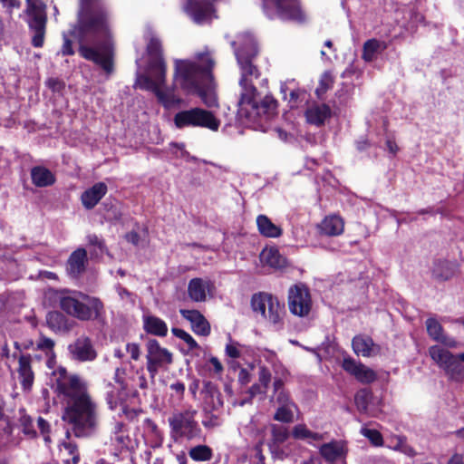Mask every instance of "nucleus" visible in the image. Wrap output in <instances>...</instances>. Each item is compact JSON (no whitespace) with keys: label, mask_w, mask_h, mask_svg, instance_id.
<instances>
[{"label":"nucleus","mask_w":464,"mask_h":464,"mask_svg":"<svg viewBox=\"0 0 464 464\" xmlns=\"http://www.w3.org/2000/svg\"><path fill=\"white\" fill-rule=\"evenodd\" d=\"M210 82H208L206 85H201L199 92H195L194 93L198 95L204 104L209 108L218 105L216 94L211 90H209Z\"/></svg>","instance_id":"ea45409f"},{"label":"nucleus","mask_w":464,"mask_h":464,"mask_svg":"<svg viewBox=\"0 0 464 464\" xmlns=\"http://www.w3.org/2000/svg\"><path fill=\"white\" fill-rule=\"evenodd\" d=\"M173 121L178 129L200 127L217 131L220 125L219 120L211 111L201 108L180 111L175 114Z\"/></svg>","instance_id":"1a4fd4ad"},{"label":"nucleus","mask_w":464,"mask_h":464,"mask_svg":"<svg viewBox=\"0 0 464 464\" xmlns=\"http://www.w3.org/2000/svg\"><path fill=\"white\" fill-rule=\"evenodd\" d=\"M60 307L68 315L81 321L94 320L103 313L102 302L80 291H71L60 297Z\"/></svg>","instance_id":"423d86ee"},{"label":"nucleus","mask_w":464,"mask_h":464,"mask_svg":"<svg viewBox=\"0 0 464 464\" xmlns=\"http://www.w3.org/2000/svg\"><path fill=\"white\" fill-rule=\"evenodd\" d=\"M179 313L191 324L192 330L196 334L208 336L210 334L208 322L198 311L181 309Z\"/></svg>","instance_id":"412c9836"},{"label":"nucleus","mask_w":464,"mask_h":464,"mask_svg":"<svg viewBox=\"0 0 464 464\" xmlns=\"http://www.w3.org/2000/svg\"><path fill=\"white\" fill-rule=\"evenodd\" d=\"M170 389L176 392L177 393L183 394L185 391V385L180 382H177L170 385Z\"/></svg>","instance_id":"0e129e2a"},{"label":"nucleus","mask_w":464,"mask_h":464,"mask_svg":"<svg viewBox=\"0 0 464 464\" xmlns=\"http://www.w3.org/2000/svg\"><path fill=\"white\" fill-rule=\"evenodd\" d=\"M171 332L176 337L183 340L187 343L188 350L192 351L194 349L199 348V346H198V343L195 341V339L186 331H184L180 328L174 327L171 329Z\"/></svg>","instance_id":"37998d69"},{"label":"nucleus","mask_w":464,"mask_h":464,"mask_svg":"<svg viewBox=\"0 0 464 464\" xmlns=\"http://www.w3.org/2000/svg\"><path fill=\"white\" fill-rule=\"evenodd\" d=\"M447 464H464L463 457L459 454H454L448 461Z\"/></svg>","instance_id":"774afa93"},{"label":"nucleus","mask_w":464,"mask_h":464,"mask_svg":"<svg viewBox=\"0 0 464 464\" xmlns=\"http://www.w3.org/2000/svg\"><path fill=\"white\" fill-rule=\"evenodd\" d=\"M143 328L148 334L160 337L166 336L168 334L167 324L154 315L143 316Z\"/></svg>","instance_id":"c756f323"},{"label":"nucleus","mask_w":464,"mask_h":464,"mask_svg":"<svg viewBox=\"0 0 464 464\" xmlns=\"http://www.w3.org/2000/svg\"><path fill=\"white\" fill-rule=\"evenodd\" d=\"M202 392L204 396V403L208 410L217 411L223 405L221 393L216 384L211 382H204Z\"/></svg>","instance_id":"a878e982"},{"label":"nucleus","mask_w":464,"mask_h":464,"mask_svg":"<svg viewBox=\"0 0 464 464\" xmlns=\"http://www.w3.org/2000/svg\"><path fill=\"white\" fill-rule=\"evenodd\" d=\"M270 401L276 407L280 405L295 403L286 391H280V392L275 393Z\"/></svg>","instance_id":"49530a36"},{"label":"nucleus","mask_w":464,"mask_h":464,"mask_svg":"<svg viewBox=\"0 0 464 464\" xmlns=\"http://www.w3.org/2000/svg\"><path fill=\"white\" fill-rule=\"evenodd\" d=\"M61 52L63 55H72L74 53L72 42L65 34H63V44Z\"/></svg>","instance_id":"864d4df0"},{"label":"nucleus","mask_w":464,"mask_h":464,"mask_svg":"<svg viewBox=\"0 0 464 464\" xmlns=\"http://www.w3.org/2000/svg\"><path fill=\"white\" fill-rule=\"evenodd\" d=\"M109 11L103 0H80L77 23L70 34L79 42V53L100 65L108 74L113 71L109 42Z\"/></svg>","instance_id":"f257e3e1"},{"label":"nucleus","mask_w":464,"mask_h":464,"mask_svg":"<svg viewBox=\"0 0 464 464\" xmlns=\"http://www.w3.org/2000/svg\"><path fill=\"white\" fill-rule=\"evenodd\" d=\"M443 371L451 381L461 382L464 379V366L462 362L459 359V355H457Z\"/></svg>","instance_id":"e433bc0d"},{"label":"nucleus","mask_w":464,"mask_h":464,"mask_svg":"<svg viewBox=\"0 0 464 464\" xmlns=\"http://www.w3.org/2000/svg\"><path fill=\"white\" fill-rule=\"evenodd\" d=\"M258 380H259L260 384L263 387H265V389H267V387L270 383V381H271V372L266 367H265V366L259 367Z\"/></svg>","instance_id":"3c124183"},{"label":"nucleus","mask_w":464,"mask_h":464,"mask_svg":"<svg viewBox=\"0 0 464 464\" xmlns=\"http://www.w3.org/2000/svg\"><path fill=\"white\" fill-rule=\"evenodd\" d=\"M232 46L241 72L239 85L242 92L237 115L246 123L262 125L276 115L277 102L270 95L262 98L256 91L259 71L252 63L257 54L256 40L252 34H243L232 42Z\"/></svg>","instance_id":"f03ea898"},{"label":"nucleus","mask_w":464,"mask_h":464,"mask_svg":"<svg viewBox=\"0 0 464 464\" xmlns=\"http://www.w3.org/2000/svg\"><path fill=\"white\" fill-rule=\"evenodd\" d=\"M214 60L207 52L198 53L194 59H175L173 85L186 94L199 92L201 85L212 81Z\"/></svg>","instance_id":"39448f33"},{"label":"nucleus","mask_w":464,"mask_h":464,"mask_svg":"<svg viewBox=\"0 0 464 464\" xmlns=\"http://www.w3.org/2000/svg\"><path fill=\"white\" fill-rule=\"evenodd\" d=\"M169 150L177 158L184 159L186 160H188L189 155L185 150L183 144L171 143L169 146Z\"/></svg>","instance_id":"8fccbe9b"},{"label":"nucleus","mask_w":464,"mask_h":464,"mask_svg":"<svg viewBox=\"0 0 464 464\" xmlns=\"http://www.w3.org/2000/svg\"><path fill=\"white\" fill-rule=\"evenodd\" d=\"M108 187L104 182H97L87 188L81 195V201L84 208L92 209L106 195Z\"/></svg>","instance_id":"aec40b11"},{"label":"nucleus","mask_w":464,"mask_h":464,"mask_svg":"<svg viewBox=\"0 0 464 464\" xmlns=\"http://www.w3.org/2000/svg\"><path fill=\"white\" fill-rule=\"evenodd\" d=\"M196 414L197 411L193 409L173 412L168 419L171 430L177 435H195L198 430Z\"/></svg>","instance_id":"2eb2a0df"},{"label":"nucleus","mask_w":464,"mask_h":464,"mask_svg":"<svg viewBox=\"0 0 464 464\" xmlns=\"http://www.w3.org/2000/svg\"><path fill=\"white\" fill-rule=\"evenodd\" d=\"M149 63L146 73L139 74L136 86L151 91L158 102L166 109L179 106L183 100L176 93V88H163L166 79V63L161 55L160 41L154 35L150 36L147 44Z\"/></svg>","instance_id":"20e7f679"},{"label":"nucleus","mask_w":464,"mask_h":464,"mask_svg":"<svg viewBox=\"0 0 464 464\" xmlns=\"http://www.w3.org/2000/svg\"><path fill=\"white\" fill-rule=\"evenodd\" d=\"M297 411L295 403L276 406L274 419L280 422L289 423L294 420L295 413Z\"/></svg>","instance_id":"4c0bfd02"},{"label":"nucleus","mask_w":464,"mask_h":464,"mask_svg":"<svg viewBox=\"0 0 464 464\" xmlns=\"http://www.w3.org/2000/svg\"><path fill=\"white\" fill-rule=\"evenodd\" d=\"M26 22L33 34L32 44L34 47L44 44L46 25V2L47 0H25Z\"/></svg>","instance_id":"9b49d317"},{"label":"nucleus","mask_w":464,"mask_h":464,"mask_svg":"<svg viewBox=\"0 0 464 464\" xmlns=\"http://www.w3.org/2000/svg\"><path fill=\"white\" fill-rule=\"evenodd\" d=\"M126 353L130 354L131 360L138 361L140 357V345L135 343H129L125 346Z\"/></svg>","instance_id":"603ef678"},{"label":"nucleus","mask_w":464,"mask_h":464,"mask_svg":"<svg viewBox=\"0 0 464 464\" xmlns=\"http://www.w3.org/2000/svg\"><path fill=\"white\" fill-rule=\"evenodd\" d=\"M18 373L23 388L29 390L34 382V372L32 371L31 358L29 355L20 356Z\"/></svg>","instance_id":"7c9ffc66"},{"label":"nucleus","mask_w":464,"mask_h":464,"mask_svg":"<svg viewBox=\"0 0 464 464\" xmlns=\"http://www.w3.org/2000/svg\"><path fill=\"white\" fill-rule=\"evenodd\" d=\"M289 437H272L271 442L267 445L273 457L283 459L289 454L290 450L286 448V440Z\"/></svg>","instance_id":"c9c22d12"},{"label":"nucleus","mask_w":464,"mask_h":464,"mask_svg":"<svg viewBox=\"0 0 464 464\" xmlns=\"http://www.w3.org/2000/svg\"><path fill=\"white\" fill-rule=\"evenodd\" d=\"M426 328L428 334L430 338L438 343H441L442 344L455 348L458 345V343L455 339L449 337L444 334L443 328L441 324L435 318H428L426 321Z\"/></svg>","instance_id":"b1692460"},{"label":"nucleus","mask_w":464,"mask_h":464,"mask_svg":"<svg viewBox=\"0 0 464 464\" xmlns=\"http://www.w3.org/2000/svg\"><path fill=\"white\" fill-rule=\"evenodd\" d=\"M347 451L346 441L344 440H332L322 445L320 448V453L323 458L331 462L345 457Z\"/></svg>","instance_id":"393cba45"},{"label":"nucleus","mask_w":464,"mask_h":464,"mask_svg":"<svg viewBox=\"0 0 464 464\" xmlns=\"http://www.w3.org/2000/svg\"><path fill=\"white\" fill-rule=\"evenodd\" d=\"M46 84L53 91H59L62 86L61 82L56 79H53V78L48 79V81L46 82Z\"/></svg>","instance_id":"680f3d73"},{"label":"nucleus","mask_w":464,"mask_h":464,"mask_svg":"<svg viewBox=\"0 0 464 464\" xmlns=\"http://www.w3.org/2000/svg\"><path fill=\"white\" fill-rule=\"evenodd\" d=\"M432 275L439 280H449L454 275V265L449 261L439 260L434 264Z\"/></svg>","instance_id":"f704fd0d"},{"label":"nucleus","mask_w":464,"mask_h":464,"mask_svg":"<svg viewBox=\"0 0 464 464\" xmlns=\"http://www.w3.org/2000/svg\"><path fill=\"white\" fill-rule=\"evenodd\" d=\"M55 391L64 404L63 420L72 426L75 435L92 432L99 425L98 405L88 392L87 383L60 367L54 372Z\"/></svg>","instance_id":"7ed1b4c3"},{"label":"nucleus","mask_w":464,"mask_h":464,"mask_svg":"<svg viewBox=\"0 0 464 464\" xmlns=\"http://www.w3.org/2000/svg\"><path fill=\"white\" fill-rule=\"evenodd\" d=\"M352 346L354 353L362 357H372L380 353L381 348L373 340L364 334L353 337Z\"/></svg>","instance_id":"6ab92c4d"},{"label":"nucleus","mask_w":464,"mask_h":464,"mask_svg":"<svg viewBox=\"0 0 464 464\" xmlns=\"http://www.w3.org/2000/svg\"><path fill=\"white\" fill-rule=\"evenodd\" d=\"M37 426L41 431L42 434L49 433L50 432V425L49 423L43 419L42 417H39L37 419Z\"/></svg>","instance_id":"13d9d810"},{"label":"nucleus","mask_w":464,"mask_h":464,"mask_svg":"<svg viewBox=\"0 0 464 464\" xmlns=\"http://www.w3.org/2000/svg\"><path fill=\"white\" fill-rule=\"evenodd\" d=\"M386 147H387V150H389V152L393 155L396 154V152L398 151L397 144L391 139H388L386 140Z\"/></svg>","instance_id":"69168bd1"},{"label":"nucleus","mask_w":464,"mask_h":464,"mask_svg":"<svg viewBox=\"0 0 464 464\" xmlns=\"http://www.w3.org/2000/svg\"><path fill=\"white\" fill-rule=\"evenodd\" d=\"M304 115L309 124L321 127L331 117L332 111L327 104L313 102L307 106Z\"/></svg>","instance_id":"a211bd4d"},{"label":"nucleus","mask_w":464,"mask_h":464,"mask_svg":"<svg viewBox=\"0 0 464 464\" xmlns=\"http://www.w3.org/2000/svg\"><path fill=\"white\" fill-rule=\"evenodd\" d=\"M215 0H182V9L197 24H203L216 17Z\"/></svg>","instance_id":"f8f14e48"},{"label":"nucleus","mask_w":464,"mask_h":464,"mask_svg":"<svg viewBox=\"0 0 464 464\" xmlns=\"http://www.w3.org/2000/svg\"><path fill=\"white\" fill-rule=\"evenodd\" d=\"M274 394L280 392V391H285L284 389V382L281 379H276L274 381Z\"/></svg>","instance_id":"338daca9"},{"label":"nucleus","mask_w":464,"mask_h":464,"mask_svg":"<svg viewBox=\"0 0 464 464\" xmlns=\"http://www.w3.org/2000/svg\"><path fill=\"white\" fill-rule=\"evenodd\" d=\"M292 435H317L316 433L310 432L304 425H296L293 430Z\"/></svg>","instance_id":"4d7b16f0"},{"label":"nucleus","mask_w":464,"mask_h":464,"mask_svg":"<svg viewBox=\"0 0 464 464\" xmlns=\"http://www.w3.org/2000/svg\"><path fill=\"white\" fill-rule=\"evenodd\" d=\"M321 233L327 236H339L343 232L344 223L341 217L331 215L325 217L319 226Z\"/></svg>","instance_id":"c85d7f7f"},{"label":"nucleus","mask_w":464,"mask_h":464,"mask_svg":"<svg viewBox=\"0 0 464 464\" xmlns=\"http://www.w3.org/2000/svg\"><path fill=\"white\" fill-rule=\"evenodd\" d=\"M136 374V379L126 378L123 369H116L114 380L117 387L111 388V390L107 392L106 397L107 403L111 410L115 409L118 404H121L127 399L131 389L137 386L141 389L147 387V380L144 374L139 372H137Z\"/></svg>","instance_id":"6e6552de"},{"label":"nucleus","mask_w":464,"mask_h":464,"mask_svg":"<svg viewBox=\"0 0 464 464\" xmlns=\"http://www.w3.org/2000/svg\"><path fill=\"white\" fill-rule=\"evenodd\" d=\"M189 457L198 462L208 461L213 458V450L207 445H197L188 450Z\"/></svg>","instance_id":"58836bf2"},{"label":"nucleus","mask_w":464,"mask_h":464,"mask_svg":"<svg viewBox=\"0 0 464 464\" xmlns=\"http://www.w3.org/2000/svg\"><path fill=\"white\" fill-rule=\"evenodd\" d=\"M262 9L269 19L303 22L305 14L299 0H262Z\"/></svg>","instance_id":"9d476101"},{"label":"nucleus","mask_w":464,"mask_h":464,"mask_svg":"<svg viewBox=\"0 0 464 464\" xmlns=\"http://www.w3.org/2000/svg\"><path fill=\"white\" fill-rule=\"evenodd\" d=\"M54 342L48 337L41 336L36 343L38 350L44 352L46 354L53 352Z\"/></svg>","instance_id":"09e8293b"},{"label":"nucleus","mask_w":464,"mask_h":464,"mask_svg":"<svg viewBox=\"0 0 464 464\" xmlns=\"http://www.w3.org/2000/svg\"><path fill=\"white\" fill-rule=\"evenodd\" d=\"M372 398V393L366 389L360 390L355 394V404L360 411H367L369 407V401Z\"/></svg>","instance_id":"79ce46f5"},{"label":"nucleus","mask_w":464,"mask_h":464,"mask_svg":"<svg viewBox=\"0 0 464 464\" xmlns=\"http://www.w3.org/2000/svg\"><path fill=\"white\" fill-rule=\"evenodd\" d=\"M267 389H265L261 384H253L247 391L248 397L243 399L238 403L239 406H244L246 403L251 402L253 397L260 393H266Z\"/></svg>","instance_id":"de8ad7c7"},{"label":"nucleus","mask_w":464,"mask_h":464,"mask_svg":"<svg viewBox=\"0 0 464 464\" xmlns=\"http://www.w3.org/2000/svg\"><path fill=\"white\" fill-rule=\"evenodd\" d=\"M147 370L153 378L160 368L172 362V353L160 346L157 340H149L147 343Z\"/></svg>","instance_id":"ddd939ff"},{"label":"nucleus","mask_w":464,"mask_h":464,"mask_svg":"<svg viewBox=\"0 0 464 464\" xmlns=\"http://www.w3.org/2000/svg\"><path fill=\"white\" fill-rule=\"evenodd\" d=\"M388 44L385 41L375 38L369 39L363 44L362 58L367 63L372 62L379 54L386 50Z\"/></svg>","instance_id":"bb28decb"},{"label":"nucleus","mask_w":464,"mask_h":464,"mask_svg":"<svg viewBox=\"0 0 464 464\" xmlns=\"http://www.w3.org/2000/svg\"><path fill=\"white\" fill-rule=\"evenodd\" d=\"M49 327L53 331H59L62 329L65 318L64 316L57 312L49 313L46 317Z\"/></svg>","instance_id":"c03bdc74"},{"label":"nucleus","mask_w":464,"mask_h":464,"mask_svg":"<svg viewBox=\"0 0 464 464\" xmlns=\"http://www.w3.org/2000/svg\"><path fill=\"white\" fill-rule=\"evenodd\" d=\"M429 354L442 370L456 357V355L451 353L450 351L439 345L430 346L429 349Z\"/></svg>","instance_id":"72a5a7b5"},{"label":"nucleus","mask_w":464,"mask_h":464,"mask_svg":"<svg viewBox=\"0 0 464 464\" xmlns=\"http://www.w3.org/2000/svg\"><path fill=\"white\" fill-rule=\"evenodd\" d=\"M5 7L12 10L13 8H18L20 6L19 0H0Z\"/></svg>","instance_id":"052dcab7"},{"label":"nucleus","mask_w":464,"mask_h":464,"mask_svg":"<svg viewBox=\"0 0 464 464\" xmlns=\"http://www.w3.org/2000/svg\"><path fill=\"white\" fill-rule=\"evenodd\" d=\"M250 381H251L250 372L245 368L240 369V371L238 372V382L242 385H246L250 382Z\"/></svg>","instance_id":"6e6d98bb"},{"label":"nucleus","mask_w":464,"mask_h":464,"mask_svg":"<svg viewBox=\"0 0 464 464\" xmlns=\"http://www.w3.org/2000/svg\"><path fill=\"white\" fill-rule=\"evenodd\" d=\"M288 307L290 312L299 317L306 316L312 307V300L308 288L298 284L291 286L288 291Z\"/></svg>","instance_id":"4468645a"},{"label":"nucleus","mask_w":464,"mask_h":464,"mask_svg":"<svg viewBox=\"0 0 464 464\" xmlns=\"http://www.w3.org/2000/svg\"><path fill=\"white\" fill-rule=\"evenodd\" d=\"M125 238L128 242L135 245V246H138L139 245V242H140V236L137 232L135 231H130L129 233L126 234L125 236Z\"/></svg>","instance_id":"bf43d9fd"},{"label":"nucleus","mask_w":464,"mask_h":464,"mask_svg":"<svg viewBox=\"0 0 464 464\" xmlns=\"http://www.w3.org/2000/svg\"><path fill=\"white\" fill-rule=\"evenodd\" d=\"M342 367L362 383L369 384L377 379V373L372 369L351 357L343 359Z\"/></svg>","instance_id":"f3484780"},{"label":"nucleus","mask_w":464,"mask_h":464,"mask_svg":"<svg viewBox=\"0 0 464 464\" xmlns=\"http://www.w3.org/2000/svg\"><path fill=\"white\" fill-rule=\"evenodd\" d=\"M212 288L213 285L210 280L196 277L188 282V295L194 302H204Z\"/></svg>","instance_id":"4be33fe9"},{"label":"nucleus","mask_w":464,"mask_h":464,"mask_svg":"<svg viewBox=\"0 0 464 464\" xmlns=\"http://www.w3.org/2000/svg\"><path fill=\"white\" fill-rule=\"evenodd\" d=\"M67 452L68 455L72 456L71 459H65L64 464H78L80 461V454L78 451L77 445L70 440H63L60 444Z\"/></svg>","instance_id":"a19ab883"},{"label":"nucleus","mask_w":464,"mask_h":464,"mask_svg":"<svg viewBox=\"0 0 464 464\" xmlns=\"http://www.w3.org/2000/svg\"><path fill=\"white\" fill-rule=\"evenodd\" d=\"M256 226L259 233L266 237L276 238L282 235L281 227L274 224L266 215L257 216Z\"/></svg>","instance_id":"473e14b6"},{"label":"nucleus","mask_w":464,"mask_h":464,"mask_svg":"<svg viewBox=\"0 0 464 464\" xmlns=\"http://www.w3.org/2000/svg\"><path fill=\"white\" fill-rule=\"evenodd\" d=\"M87 263V252L83 248L73 251L66 264L67 274L72 278H77L85 270Z\"/></svg>","instance_id":"5701e85b"},{"label":"nucleus","mask_w":464,"mask_h":464,"mask_svg":"<svg viewBox=\"0 0 464 464\" xmlns=\"http://www.w3.org/2000/svg\"><path fill=\"white\" fill-rule=\"evenodd\" d=\"M209 362L211 363V365L214 367V370L216 372L219 373L223 371V366L221 364V362H219V360L217 358V357H211L209 359Z\"/></svg>","instance_id":"e2e57ef3"},{"label":"nucleus","mask_w":464,"mask_h":464,"mask_svg":"<svg viewBox=\"0 0 464 464\" xmlns=\"http://www.w3.org/2000/svg\"><path fill=\"white\" fill-rule=\"evenodd\" d=\"M260 260L275 269H280L286 266V259L276 247L265 248L260 254Z\"/></svg>","instance_id":"2f4dec72"},{"label":"nucleus","mask_w":464,"mask_h":464,"mask_svg":"<svg viewBox=\"0 0 464 464\" xmlns=\"http://www.w3.org/2000/svg\"><path fill=\"white\" fill-rule=\"evenodd\" d=\"M31 179L34 186L39 188L52 186L55 182L54 174L43 166H35L31 169Z\"/></svg>","instance_id":"cd10ccee"},{"label":"nucleus","mask_w":464,"mask_h":464,"mask_svg":"<svg viewBox=\"0 0 464 464\" xmlns=\"http://www.w3.org/2000/svg\"><path fill=\"white\" fill-rule=\"evenodd\" d=\"M87 238L90 245L97 246L101 251L103 250L104 243L97 235H89Z\"/></svg>","instance_id":"5fc2aeb1"},{"label":"nucleus","mask_w":464,"mask_h":464,"mask_svg":"<svg viewBox=\"0 0 464 464\" xmlns=\"http://www.w3.org/2000/svg\"><path fill=\"white\" fill-rule=\"evenodd\" d=\"M251 306L253 311L266 320L274 330L279 331L284 327L285 304L276 297L267 293L255 294L251 299Z\"/></svg>","instance_id":"0eeeda50"},{"label":"nucleus","mask_w":464,"mask_h":464,"mask_svg":"<svg viewBox=\"0 0 464 464\" xmlns=\"http://www.w3.org/2000/svg\"><path fill=\"white\" fill-rule=\"evenodd\" d=\"M243 346L237 342L229 341L225 348L226 355L232 359H238L242 355Z\"/></svg>","instance_id":"a18cd8bd"},{"label":"nucleus","mask_w":464,"mask_h":464,"mask_svg":"<svg viewBox=\"0 0 464 464\" xmlns=\"http://www.w3.org/2000/svg\"><path fill=\"white\" fill-rule=\"evenodd\" d=\"M68 351L71 359L80 362H92L97 358V352L92 341L87 336L78 337L69 344Z\"/></svg>","instance_id":"dca6fc26"}]
</instances>
